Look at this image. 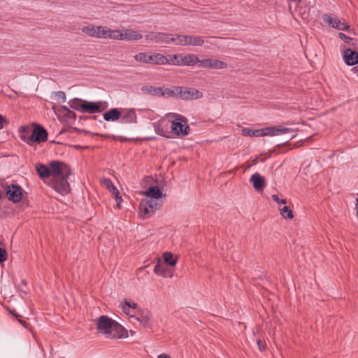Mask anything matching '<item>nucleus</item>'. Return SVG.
<instances>
[{
  "label": "nucleus",
  "instance_id": "nucleus-1",
  "mask_svg": "<svg viewBox=\"0 0 358 358\" xmlns=\"http://www.w3.org/2000/svg\"><path fill=\"white\" fill-rule=\"evenodd\" d=\"M167 117L173 118L171 122V131L178 136H185L189 134V127L185 117L177 113H169Z\"/></svg>",
  "mask_w": 358,
  "mask_h": 358
},
{
  "label": "nucleus",
  "instance_id": "nucleus-2",
  "mask_svg": "<svg viewBox=\"0 0 358 358\" xmlns=\"http://www.w3.org/2000/svg\"><path fill=\"white\" fill-rule=\"evenodd\" d=\"M51 179L59 178L63 176H70L71 174L70 167L65 163L53 161L50 163Z\"/></svg>",
  "mask_w": 358,
  "mask_h": 358
},
{
  "label": "nucleus",
  "instance_id": "nucleus-3",
  "mask_svg": "<svg viewBox=\"0 0 358 358\" xmlns=\"http://www.w3.org/2000/svg\"><path fill=\"white\" fill-rule=\"evenodd\" d=\"M69 177L63 176L59 178L50 179L48 185L58 193L66 195L70 192V185L67 181Z\"/></svg>",
  "mask_w": 358,
  "mask_h": 358
},
{
  "label": "nucleus",
  "instance_id": "nucleus-4",
  "mask_svg": "<svg viewBox=\"0 0 358 358\" xmlns=\"http://www.w3.org/2000/svg\"><path fill=\"white\" fill-rule=\"evenodd\" d=\"M323 21L332 28L338 30L345 31L349 32L350 29V26L345 22V20L342 21L337 17H334L330 14L322 15Z\"/></svg>",
  "mask_w": 358,
  "mask_h": 358
},
{
  "label": "nucleus",
  "instance_id": "nucleus-5",
  "mask_svg": "<svg viewBox=\"0 0 358 358\" xmlns=\"http://www.w3.org/2000/svg\"><path fill=\"white\" fill-rule=\"evenodd\" d=\"M178 97L182 100H195L203 97V93L194 88L176 87Z\"/></svg>",
  "mask_w": 358,
  "mask_h": 358
},
{
  "label": "nucleus",
  "instance_id": "nucleus-6",
  "mask_svg": "<svg viewBox=\"0 0 358 358\" xmlns=\"http://www.w3.org/2000/svg\"><path fill=\"white\" fill-rule=\"evenodd\" d=\"M114 323L115 320L108 316L101 315L97 320V329L109 338V336L111 335Z\"/></svg>",
  "mask_w": 358,
  "mask_h": 358
},
{
  "label": "nucleus",
  "instance_id": "nucleus-7",
  "mask_svg": "<svg viewBox=\"0 0 358 358\" xmlns=\"http://www.w3.org/2000/svg\"><path fill=\"white\" fill-rule=\"evenodd\" d=\"M173 34L161 33V32H151L146 36L147 39L158 43H171V38Z\"/></svg>",
  "mask_w": 358,
  "mask_h": 358
},
{
  "label": "nucleus",
  "instance_id": "nucleus-8",
  "mask_svg": "<svg viewBox=\"0 0 358 358\" xmlns=\"http://www.w3.org/2000/svg\"><path fill=\"white\" fill-rule=\"evenodd\" d=\"M199 66L213 69H223L227 66V64L216 59H205L200 60Z\"/></svg>",
  "mask_w": 358,
  "mask_h": 358
},
{
  "label": "nucleus",
  "instance_id": "nucleus-9",
  "mask_svg": "<svg viewBox=\"0 0 358 358\" xmlns=\"http://www.w3.org/2000/svg\"><path fill=\"white\" fill-rule=\"evenodd\" d=\"M120 122L124 124H133L137 122V116L134 108H123L120 110Z\"/></svg>",
  "mask_w": 358,
  "mask_h": 358
},
{
  "label": "nucleus",
  "instance_id": "nucleus-10",
  "mask_svg": "<svg viewBox=\"0 0 358 358\" xmlns=\"http://www.w3.org/2000/svg\"><path fill=\"white\" fill-rule=\"evenodd\" d=\"M6 195L8 200L13 203L18 202L22 197V189L15 185H8L6 188Z\"/></svg>",
  "mask_w": 358,
  "mask_h": 358
},
{
  "label": "nucleus",
  "instance_id": "nucleus-11",
  "mask_svg": "<svg viewBox=\"0 0 358 358\" xmlns=\"http://www.w3.org/2000/svg\"><path fill=\"white\" fill-rule=\"evenodd\" d=\"M31 133L30 135L31 142L41 143L44 142L47 140L48 133L46 130L43 127H38L33 130H31Z\"/></svg>",
  "mask_w": 358,
  "mask_h": 358
},
{
  "label": "nucleus",
  "instance_id": "nucleus-12",
  "mask_svg": "<svg viewBox=\"0 0 358 358\" xmlns=\"http://www.w3.org/2000/svg\"><path fill=\"white\" fill-rule=\"evenodd\" d=\"M153 127L157 134L167 138L170 137V131L168 130L169 125L165 120H160L155 122Z\"/></svg>",
  "mask_w": 358,
  "mask_h": 358
},
{
  "label": "nucleus",
  "instance_id": "nucleus-13",
  "mask_svg": "<svg viewBox=\"0 0 358 358\" xmlns=\"http://www.w3.org/2000/svg\"><path fill=\"white\" fill-rule=\"evenodd\" d=\"M343 56L345 62L348 66H353L358 62V52L350 48L345 49Z\"/></svg>",
  "mask_w": 358,
  "mask_h": 358
},
{
  "label": "nucleus",
  "instance_id": "nucleus-14",
  "mask_svg": "<svg viewBox=\"0 0 358 358\" xmlns=\"http://www.w3.org/2000/svg\"><path fill=\"white\" fill-rule=\"evenodd\" d=\"M122 41H136L142 38V34L134 29H122Z\"/></svg>",
  "mask_w": 358,
  "mask_h": 358
},
{
  "label": "nucleus",
  "instance_id": "nucleus-15",
  "mask_svg": "<svg viewBox=\"0 0 358 358\" xmlns=\"http://www.w3.org/2000/svg\"><path fill=\"white\" fill-rule=\"evenodd\" d=\"M250 181L252 183L256 191H262L266 187L265 178L259 173H255L250 177Z\"/></svg>",
  "mask_w": 358,
  "mask_h": 358
},
{
  "label": "nucleus",
  "instance_id": "nucleus-16",
  "mask_svg": "<svg viewBox=\"0 0 358 358\" xmlns=\"http://www.w3.org/2000/svg\"><path fill=\"white\" fill-rule=\"evenodd\" d=\"M154 273L164 278H171L173 275L172 271L165 264L158 262L154 268Z\"/></svg>",
  "mask_w": 358,
  "mask_h": 358
},
{
  "label": "nucleus",
  "instance_id": "nucleus-17",
  "mask_svg": "<svg viewBox=\"0 0 358 358\" xmlns=\"http://www.w3.org/2000/svg\"><path fill=\"white\" fill-rule=\"evenodd\" d=\"M137 321L140 322V324L143 327H148L151 321L152 315L151 313L148 310H142L139 313V315L134 317Z\"/></svg>",
  "mask_w": 358,
  "mask_h": 358
},
{
  "label": "nucleus",
  "instance_id": "nucleus-18",
  "mask_svg": "<svg viewBox=\"0 0 358 358\" xmlns=\"http://www.w3.org/2000/svg\"><path fill=\"white\" fill-rule=\"evenodd\" d=\"M180 66H194L196 64H199L200 59L194 54H181Z\"/></svg>",
  "mask_w": 358,
  "mask_h": 358
},
{
  "label": "nucleus",
  "instance_id": "nucleus-19",
  "mask_svg": "<svg viewBox=\"0 0 358 358\" xmlns=\"http://www.w3.org/2000/svg\"><path fill=\"white\" fill-rule=\"evenodd\" d=\"M81 106H82V113H90V114H94V113L101 112L100 106L94 102H88L87 101L83 100V103Z\"/></svg>",
  "mask_w": 358,
  "mask_h": 358
},
{
  "label": "nucleus",
  "instance_id": "nucleus-20",
  "mask_svg": "<svg viewBox=\"0 0 358 358\" xmlns=\"http://www.w3.org/2000/svg\"><path fill=\"white\" fill-rule=\"evenodd\" d=\"M143 194L148 197H150L152 199L161 200L163 196H165V194L160 190V189L157 186H151L147 189L146 191L143 192Z\"/></svg>",
  "mask_w": 358,
  "mask_h": 358
},
{
  "label": "nucleus",
  "instance_id": "nucleus-21",
  "mask_svg": "<svg viewBox=\"0 0 358 358\" xmlns=\"http://www.w3.org/2000/svg\"><path fill=\"white\" fill-rule=\"evenodd\" d=\"M102 183L103 185H105L115 196V199L117 201V205L119 207L120 202L122 201V198L119 195V191L118 189L114 186V185L112 183L111 180L108 178H103L102 180Z\"/></svg>",
  "mask_w": 358,
  "mask_h": 358
},
{
  "label": "nucleus",
  "instance_id": "nucleus-22",
  "mask_svg": "<svg viewBox=\"0 0 358 358\" xmlns=\"http://www.w3.org/2000/svg\"><path fill=\"white\" fill-rule=\"evenodd\" d=\"M138 209L139 216L143 219L151 217L155 213L154 210H151V208L143 201H141Z\"/></svg>",
  "mask_w": 358,
  "mask_h": 358
},
{
  "label": "nucleus",
  "instance_id": "nucleus-23",
  "mask_svg": "<svg viewBox=\"0 0 358 358\" xmlns=\"http://www.w3.org/2000/svg\"><path fill=\"white\" fill-rule=\"evenodd\" d=\"M171 43L176 45H189V35H172Z\"/></svg>",
  "mask_w": 358,
  "mask_h": 358
},
{
  "label": "nucleus",
  "instance_id": "nucleus-24",
  "mask_svg": "<svg viewBox=\"0 0 358 358\" xmlns=\"http://www.w3.org/2000/svg\"><path fill=\"white\" fill-rule=\"evenodd\" d=\"M121 116L120 110L117 108H111L103 114V119L106 121H116Z\"/></svg>",
  "mask_w": 358,
  "mask_h": 358
},
{
  "label": "nucleus",
  "instance_id": "nucleus-25",
  "mask_svg": "<svg viewBox=\"0 0 358 358\" xmlns=\"http://www.w3.org/2000/svg\"><path fill=\"white\" fill-rule=\"evenodd\" d=\"M36 171L38 174L39 177L43 180L50 178V167L44 164H37L36 166Z\"/></svg>",
  "mask_w": 358,
  "mask_h": 358
},
{
  "label": "nucleus",
  "instance_id": "nucleus-26",
  "mask_svg": "<svg viewBox=\"0 0 358 358\" xmlns=\"http://www.w3.org/2000/svg\"><path fill=\"white\" fill-rule=\"evenodd\" d=\"M124 329L122 326L119 324L116 321L113 324L111 335L109 336V338H122L124 335Z\"/></svg>",
  "mask_w": 358,
  "mask_h": 358
},
{
  "label": "nucleus",
  "instance_id": "nucleus-27",
  "mask_svg": "<svg viewBox=\"0 0 358 358\" xmlns=\"http://www.w3.org/2000/svg\"><path fill=\"white\" fill-rule=\"evenodd\" d=\"M31 133V129L28 127L22 126L19 129L20 138L22 141L29 145L31 144V139L29 138Z\"/></svg>",
  "mask_w": 358,
  "mask_h": 358
},
{
  "label": "nucleus",
  "instance_id": "nucleus-28",
  "mask_svg": "<svg viewBox=\"0 0 358 358\" xmlns=\"http://www.w3.org/2000/svg\"><path fill=\"white\" fill-rule=\"evenodd\" d=\"M141 201H143L146 204L151 208V210H154L155 212L162 206V201L152 199L150 197L146 196Z\"/></svg>",
  "mask_w": 358,
  "mask_h": 358
},
{
  "label": "nucleus",
  "instance_id": "nucleus-29",
  "mask_svg": "<svg viewBox=\"0 0 358 358\" xmlns=\"http://www.w3.org/2000/svg\"><path fill=\"white\" fill-rule=\"evenodd\" d=\"M167 62L166 56H164L159 53H155L151 55V62L152 64H157V65H163L166 64Z\"/></svg>",
  "mask_w": 358,
  "mask_h": 358
},
{
  "label": "nucleus",
  "instance_id": "nucleus-30",
  "mask_svg": "<svg viewBox=\"0 0 358 358\" xmlns=\"http://www.w3.org/2000/svg\"><path fill=\"white\" fill-rule=\"evenodd\" d=\"M134 59L136 61L138 62H143L145 64H150L151 62V55L147 52H140L136 54L134 56Z\"/></svg>",
  "mask_w": 358,
  "mask_h": 358
},
{
  "label": "nucleus",
  "instance_id": "nucleus-31",
  "mask_svg": "<svg viewBox=\"0 0 358 358\" xmlns=\"http://www.w3.org/2000/svg\"><path fill=\"white\" fill-rule=\"evenodd\" d=\"M166 64L180 66L181 54L169 55H166Z\"/></svg>",
  "mask_w": 358,
  "mask_h": 358
},
{
  "label": "nucleus",
  "instance_id": "nucleus-32",
  "mask_svg": "<svg viewBox=\"0 0 358 358\" xmlns=\"http://www.w3.org/2000/svg\"><path fill=\"white\" fill-rule=\"evenodd\" d=\"M163 258L164 260V262L167 264L169 266H173L176 264L177 262V258L175 257L172 253L169 252H166L163 255Z\"/></svg>",
  "mask_w": 358,
  "mask_h": 358
},
{
  "label": "nucleus",
  "instance_id": "nucleus-33",
  "mask_svg": "<svg viewBox=\"0 0 358 358\" xmlns=\"http://www.w3.org/2000/svg\"><path fill=\"white\" fill-rule=\"evenodd\" d=\"M203 43L204 41L202 37L189 35V45L201 46Z\"/></svg>",
  "mask_w": 358,
  "mask_h": 358
},
{
  "label": "nucleus",
  "instance_id": "nucleus-34",
  "mask_svg": "<svg viewBox=\"0 0 358 358\" xmlns=\"http://www.w3.org/2000/svg\"><path fill=\"white\" fill-rule=\"evenodd\" d=\"M122 311L127 315H129L131 311L130 309H136L137 308V304L134 302H131L127 300L124 301V303L121 306Z\"/></svg>",
  "mask_w": 358,
  "mask_h": 358
},
{
  "label": "nucleus",
  "instance_id": "nucleus-35",
  "mask_svg": "<svg viewBox=\"0 0 358 358\" xmlns=\"http://www.w3.org/2000/svg\"><path fill=\"white\" fill-rule=\"evenodd\" d=\"M83 103V100L80 99H73L69 101V104L70 107L74 110L82 112V104Z\"/></svg>",
  "mask_w": 358,
  "mask_h": 358
},
{
  "label": "nucleus",
  "instance_id": "nucleus-36",
  "mask_svg": "<svg viewBox=\"0 0 358 358\" xmlns=\"http://www.w3.org/2000/svg\"><path fill=\"white\" fill-rule=\"evenodd\" d=\"M242 134L245 136H262V129L252 130L248 128L242 129Z\"/></svg>",
  "mask_w": 358,
  "mask_h": 358
},
{
  "label": "nucleus",
  "instance_id": "nucleus-37",
  "mask_svg": "<svg viewBox=\"0 0 358 358\" xmlns=\"http://www.w3.org/2000/svg\"><path fill=\"white\" fill-rule=\"evenodd\" d=\"M96 26L95 25H88L85 26L81 28V31L90 36L95 37V35H96Z\"/></svg>",
  "mask_w": 358,
  "mask_h": 358
},
{
  "label": "nucleus",
  "instance_id": "nucleus-38",
  "mask_svg": "<svg viewBox=\"0 0 358 358\" xmlns=\"http://www.w3.org/2000/svg\"><path fill=\"white\" fill-rule=\"evenodd\" d=\"M162 96L164 97H173L178 96V91L176 90V87L173 89L164 88L163 87Z\"/></svg>",
  "mask_w": 358,
  "mask_h": 358
},
{
  "label": "nucleus",
  "instance_id": "nucleus-39",
  "mask_svg": "<svg viewBox=\"0 0 358 358\" xmlns=\"http://www.w3.org/2000/svg\"><path fill=\"white\" fill-rule=\"evenodd\" d=\"M281 215L284 218L287 219H292L293 218V213L291 209L288 207L285 206L282 208L280 210Z\"/></svg>",
  "mask_w": 358,
  "mask_h": 358
},
{
  "label": "nucleus",
  "instance_id": "nucleus-40",
  "mask_svg": "<svg viewBox=\"0 0 358 358\" xmlns=\"http://www.w3.org/2000/svg\"><path fill=\"white\" fill-rule=\"evenodd\" d=\"M163 87H150L147 91L149 94L157 96H162V92H163Z\"/></svg>",
  "mask_w": 358,
  "mask_h": 358
},
{
  "label": "nucleus",
  "instance_id": "nucleus-41",
  "mask_svg": "<svg viewBox=\"0 0 358 358\" xmlns=\"http://www.w3.org/2000/svg\"><path fill=\"white\" fill-rule=\"evenodd\" d=\"M262 132V136H276V129L275 127H266L264 129H261Z\"/></svg>",
  "mask_w": 358,
  "mask_h": 358
},
{
  "label": "nucleus",
  "instance_id": "nucleus-42",
  "mask_svg": "<svg viewBox=\"0 0 358 358\" xmlns=\"http://www.w3.org/2000/svg\"><path fill=\"white\" fill-rule=\"evenodd\" d=\"M122 29H113L112 34H110V39L122 41Z\"/></svg>",
  "mask_w": 358,
  "mask_h": 358
},
{
  "label": "nucleus",
  "instance_id": "nucleus-43",
  "mask_svg": "<svg viewBox=\"0 0 358 358\" xmlns=\"http://www.w3.org/2000/svg\"><path fill=\"white\" fill-rule=\"evenodd\" d=\"M275 129H276V132L278 133V134H276V136L282 135V134H285L287 133H290V132L294 131V130L291 128L283 127L282 126L275 127Z\"/></svg>",
  "mask_w": 358,
  "mask_h": 358
},
{
  "label": "nucleus",
  "instance_id": "nucleus-44",
  "mask_svg": "<svg viewBox=\"0 0 358 358\" xmlns=\"http://www.w3.org/2000/svg\"><path fill=\"white\" fill-rule=\"evenodd\" d=\"M105 27L103 26H96L95 37L100 38H105Z\"/></svg>",
  "mask_w": 358,
  "mask_h": 358
},
{
  "label": "nucleus",
  "instance_id": "nucleus-45",
  "mask_svg": "<svg viewBox=\"0 0 358 358\" xmlns=\"http://www.w3.org/2000/svg\"><path fill=\"white\" fill-rule=\"evenodd\" d=\"M338 36L340 39H341L342 41H345L347 43H350L352 41H354V38L348 36L347 35L342 32L338 33Z\"/></svg>",
  "mask_w": 358,
  "mask_h": 358
},
{
  "label": "nucleus",
  "instance_id": "nucleus-46",
  "mask_svg": "<svg viewBox=\"0 0 358 358\" xmlns=\"http://www.w3.org/2000/svg\"><path fill=\"white\" fill-rule=\"evenodd\" d=\"M8 253L6 249L0 248V264L6 261Z\"/></svg>",
  "mask_w": 358,
  "mask_h": 358
},
{
  "label": "nucleus",
  "instance_id": "nucleus-47",
  "mask_svg": "<svg viewBox=\"0 0 358 358\" xmlns=\"http://www.w3.org/2000/svg\"><path fill=\"white\" fill-rule=\"evenodd\" d=\"M8 119L0 114V129H2L5 126L8 125Z\"/></svg>",
  "mask_w": 358,
  "mask_h": 358
},
{
  "label": "nucleus",
  "instance_id": "nucleus-48",
  "mask_svg": "<svg viewBox=\"0 0 358 358\" xmlns=\"http://www.w3.org/2000/svg\"><path fill=\"white\" fill-rule=\"evenodd\" d=\"M272 199L279 204H285L287 201L285 199H280L278 195L273 194L272 195Z\"/></svg>",
  "mask_w": 358,
  "mask_h": 358
},
{
  "label": "nucleus",
  "instance_id": "nucleus-49",
  "mask_svg": "<svg viewBox=\"0 0 358 358\" xmlns=\"http://www.w3.org/2000/svg\"><path fill=\"white\" fill-rule=\"evenodd\" d=\"M56 96L58 99H61L62 100V101H66V94H65V93L64 92H62V91L57 92L56 93Z\"/></svg>",
  "mask_w": 358,
  "mask_h": 358
},
{
  "label": "nucleus",
  "instance_id": "nucleus-50",
  "mask_svg": "<svg viewBox=\"0 0 358 358\" xmlns=\"http://www.w3.org/2000/svg\"><path fill=\"white\" fill-rule=\"evenodd\" d=\"M105 38L110 39V34H112L113 29H109L107 27H105Z\"/></svg>",
  "mask_w": 358,
  "mask_h": 358
},
{
  "label": "nucleus",
  "instance_id": "nucleus-51",
  "mask_svg": "<svg viewBox=\"0 0 358 358\" xmlns=\"http://www.w3.org/2000/svg\"><path fill=\"white\" fill-rule=\"evenodd\" d=\"M257 343L258 345L259 350L263 351L265 349V346L261 340H257Z\"/></svg>",
  "mask_w": 358,
  "mask_h": 358
},
{
  "label": "nucleus",
  "instance_id": "nucleus-52",
  "mask_svg": "<svg viewBox=\"0 0 358 358\" xmlns=\"http://www.w3.org/2000/svg\"><path fill=\"white\" fill-rule=\"evenodd\" d=\"M158 358H171L170 356L166 354H161L158 356Z\"/></svg>",
  "mask_w": 358,
  "mask_h": 358
},
{
  "label": "nucleus",
  "instance_id": "nucleus-53",
  "mask_svg": "<svg viewBox=\"0 0 358 358\" xmlns=\"http://www.w3.org/2000/svg\"><path fill=\"white\" fill-rule=\"evenodd\" d=\"M356 213H357V216L358 218V198H357V199H356Z\"/></svg>",
  "mask_w": 358,
  "mask_h": 358
},
{
  "label": "nucleus",
  "instance_id": "nucleus-54",
  "mask_svg": "<svg viewBox=\"0 0 358 358\" xmlns=\"http://www.w3.org/2000/svg\"><path fill=\"white\" fill-rule=\"evenodd\" d=\"M352 70V71L355 72V73H356V74H357V76H358V66H356V67H354Z\"/></svg>",
  "mask_w": 358,
  "mask_h": 358
},
{
  "label": "nucleus",
  "instance_id": "nucleus-55",
  "mask_svg": "<svg viewBox=\"0 0 358 358\" xmlns=\"http://www.w3.org/2000/svg\"><path fill=\"white\" fill-rule=\"evenodd\" d=\"M62 108L67 112H70L69 109L66 106H62Z\"/></svg>",
  "mask_w": 358,
  "mask_h": 358
},
{
  "label": "nucleus",
  "instance_id": "nucleus-56",
  "mask_svg": "<svg viewBox=\"0 0 358 358\" xmlns=\"http://www.w3.org/2000/svg\"><path fill=\"white\" fill-rule=\"evenodd\" d=\"M295 136H296V135H295V134H292V136H291V138H290V139L294 138Z\"/></svg>",
  "mask_w": 358,
  "mask_h": 358
},
{
  "label": "nucleus",
  "instance_id": "nucleus-57",
  "mask_svg": "<svg viewBox=\"0 0 358 358\" xmlns=\"http://www.w3.org/2000/svg\"><path fill=\"white\" fill-rule=\"evenodd\" d=\"M2 198V193H1V191L0 190V199H1Z\"/></svg>",
  "mask_w": 358,
  "mask_h": 358
},
{
  "label": "nucleus",
  "instance_id": "nucleus-58",
  "mask_svg": "<svg viewBox=\"0 0 358 358\" xmlns=\"http://www.w3.org/2000/svg\"><path fill=\"white\" fill-rule=\"evenodd\" d=\"M357 198H358V194H357Z\"/></svg>",
  "mask_w": 358,
  "mask_h": 358
}]
</instances>
